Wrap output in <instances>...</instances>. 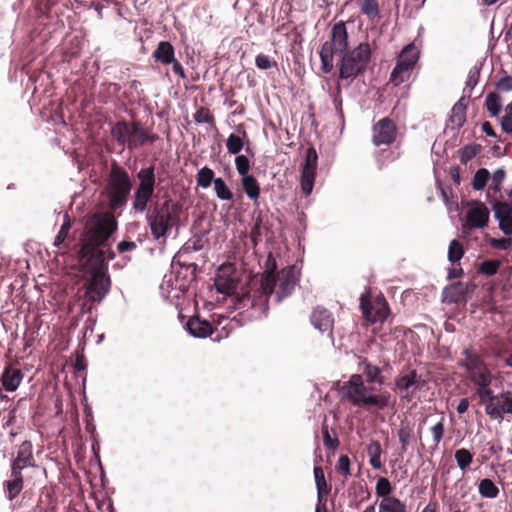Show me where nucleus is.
<instances>
[{
	"label": "nucleus",
	"instance_id": "obj_1",
	"mask_svg": "<svg viewBox=\"0 0 512 512\" xmlns=\"http://www.w3.org/2000/svg\"><path fill=\"white\" fill-rule=\"evenodd\" d=\"M336 63L338 79L347 81V86L364 76L373 61V51L368 41L360 42L354 48L338 54Z\"/></svg>",
	"mask_w": 512,
	"mask_h": 512
},
{
	"label": "nucleus",
	"instance_id": "obj_2",
	"mask_svg": "<svg viewBox=\"0 0 512 512\" xmlns=\"http://www.w3.org/2000/svg\"><path fill=\"white\" fill-rule=\"evenodd\" d=\"M110 134L116 143L123 149L134 152L139 148L154 144L159 136L148 130L144 124L138 120H120L113 123L110 127Z\"/></svg>",
	"mask_w": 512,
	"mask_h": 512
},
{
	"label": "nucleus",
	"instance_id": "obj_3",
	"mask_svg": "<svg viewBox=\"0 0 512 512\" xmlns=\"http://www.w3.org/2000/svg\"><path fill=\"white\" fill-rule=\"evenodd\" d=\"M106 181L110 209L123 211L132 191V178L129 172L116 159L112 158Z\"/></svg>",
	"mask_w": 512,
	"mask_h": 512
},
{
	"label": "nucleus",
	"instance_id": "obj_4",
	"mask_svg": "<svg viewBox=\"0 0 512 512\" xmlns=\"http://www.w3.org/2000/svg\"><path fill=\"white\" fill-rule=\"evenodd\" d=\"M349 21L340 20L331 25L329 38L319 50L320 69L324 74H329L334 67V56L350 50L349 33L347 24Z\"/></svg>",
	"mask_w": 512,
	"mask_h": 512
},
{
	"label": "nucleus",
	"instance_id": "obj_5",
	"mask_svg": "<svg viewBox=\"0 0 512 512\" xmlns=\"http://www.w3.org/2000/svg\"><path fill=\"white\" fill-rule=\"evenodd\" d=\"M156 165L154 163L148 166H142L136 173L138 181L137 187L134 189L132 208L143 213L147 210L148 204L154 196L157 187Z\"/></svg>",
	"mask_w": 512,
	"mask_h": 512
},
{
	"label": "nucleus",
	"instance_id": "obj_6",
	"mask_svg": "<svg viewBox=\"0 0 512 512\" xmlns=\"http://www.w3.org/2000/svg\"><path fill=\"white\" fill-rule=\"evenodd\" d=\"M353 406L365 410L384 411L389 408L394 409L396 399L387 390L376 393L374 387H369L353 401Z\"/></svg>",
	"mask_w": 512,
	"mask_h": 512
},
{
	"label": "nucleus",
	"instance_id": "obj_7",
	"mask_svg": "<svg viewBox=\"0 0 512 512\" xmlns=\"http://www.w3.org/2000/svg\"><path fill=\"white\" fill-rule=\"evenodd\" d=\"M359 308L363 318L371 324L384 323L390 314L387 300L382 297L381 300L373 303L367 291L362 293L359 298Z\"/></svg>",
	"mask_w": 512,
	"mask_h": 512
},
{
	"label": "nucleus",
	"instance_id": "obj_8",
	"mask_svg": "<svg viewBox=\"0 0 512 512\" xmlns=\"http://www.w3.org/2000/svg\"><path fill=\"white\" fill-rule=\"evenodd\" d=\"M301 275V268L297 264L287 265L280 269L277 275L279 284L275 294L276 304H280L293 294L295 287L301 280Z\"/></svg>",
	"mask_w": 512,
	"mask_h": 512
},
{
	"label": "nucleus",
	"instance_id": "obj_9",
	"mask_svg": "<svg viewBox=\"0 0 512 512\" xmlns=\"http://www.w3.org/2000/svg\"><path fill=\"white\" fill-rule=\"evenodd\" d=\"M112 280L110 274L92 273L89 282L84 290V297L87 301L101 304L110 293Z\"/></svg>",
	"mask_w": 512,
	"mask_h": 512
},
{
	"label": "nucleus",
	"instance_id": "obj_10",
	"mask_svg": "<svg viewBox=\"0 0 512 512\" xmlns=\"http://www.w3.org/2000/svg\"><path fill=\"white\" fill-rule=\"evenodd\" d=\"M476 285L472 281H455L443 288L441 302L446 304L466 303L473 297Z\"/></svg>",
	"mask_w": 512,
	"mask_h": 512
},
{
	"label": "nucleus",
	"instance_id": "obj_11",
	"mask_svg": "<svg viewBox=\"0 0 512 512\" xmlns=\"http://www.w3.org/2000/svg\"><path fill=\"white\" fill-rule=\"evenodd\" d=\"M469 209L465 215L463 227L469 230L484 229L490 222V210L480 200H469L466 202Z\"/></svg>",
	"mask_w": 512,
	"mask_h": 512
},
{
	"label": "nucleus",
	"instance_id": "obj_12",
	"mask_svg": "<svg viewBox=\"0 0 512 512\" xmlns=\"http://www.w3.org/2000/svg\"><path fill=\"white\" fill-rule=\"evenodd\" d=\"M178 318L183 324V329L194 338L204 339L211 337L214 333V327L210 321L202 318L197 309L186 321L185 316L182 313L178 314Z\"/></svg>",
	"mask_w": 512,
	"mask_h": 512
},
{
	"label": "nucleus",
	"instance_id": "obj_13",
	"mask_svg": "<svg viewBox=\"0 0 512 512\" xmlns=\"http://www.w3.org/2000/svg\"><path fill=\"white\" fill-rule=\"evenodd\" d=\"M146 220L155 240L168 238L172 231L171 215L166 211H154L146 215Z\"/></svg>",
	"mask_w": 512,
	"mask_h": 512
},
{
	"label": "nucleus",
	"instance_id": "obj_14",
	"mask_svg": "<svg viewBox=\"0 0 512 512\" xmlns=\"http://www.w3.org/2000/svg\"><path fill=\"white\" fill-rule=\"evenodd\" d=\"M397 136V126L389 117H383L373 124L372 141L375 146L391 145Z\"/></svg>",
	"mask_w": 512,
	"mask_h": 512
},
{
	"label": "nucleus",
	"instance_id": "obj_15",
	"mask_svg": "<svg viewBox=\"0 0 512 512\" xmlns=\"http://www.w3.org/2000/svg\"><path fill=\"white\" fill-rule=\"evenodd\" d=\"M497 396L487 403L485 413L493 420L502 421L506 414L512 415V392L503 390Z\"/></svg>",
	"mask_w": 512,
	"mask_h": 512
},
{
	"label": "nucleus",
	"instance_id": "obj_16",
	"mask_svg": "<svg viewBox=\"0 0 512 512\" xmlns=\"http://www.w3.org/2000/svg\"><path fill=\"white\" fill-rule=\"evenodd\" d=\"M369 387L365 384L362 374H352L348 381L344 382L339 389V394L343 400L353 405V401L360 397Z\"/></svg>",
	"mask_w": 512,
	"mask_h": 512
},
{
	"label": "nucleus",
	"instance_id": "obj_17",
	"mask_svg": "<svg viewBox=\"0 0 512 512\" xmlns=\"http://www.w3.org/2000/svg\"><path fill=\"white\" fill-rule=\"evenodd\" d=\"M468 102L466 94H462L450 110L443 133H446L449 128L452 130H458L464 126L466 122Z\"/></svg>",
	"mask_w": 512,
	"mask_h": 512
},
{
	"label": "nucleus",
	"instance_id": "obj_18",
	"mask_svg": "<svg viewBox=\"0 0 512 512\" xmlns=\"http://www.w3.org/2000/svg\"><path fill=\"white\" fill-rule=\"evenodd\" d=\"M395 388L401 392L400 398L407 402L413 399V394L409 390L414 387L421 388L422 381L416 370H411L407 374H401L395 378Z\"/></svg>",
	"mask_w": 512,
	"mask_h": 512
},
{
	"label": "nucleus",
	"instance_id": "obj_19",
	"mask_svg": "<svg viewBox=\"0 0 512 512\" xmlns=\"http://www.w3.org/2000/svg\"><path fill=\"white\" fill-rule=\"evenodd\" d=\"M359 366L362 368V375L365 380V384L368 387H374L378 385L383 387L386 385V378L383 375V369L372 362L368 361L367 358H360Z\"/></svg>",
	"mask_w": 512,
	"mask_h": 512
},
{
	"label": "nucleus",
	"instance_id": "obj_20",
	"mask_svg": "<svg viewBox=\"0 0 512 512\" xmlns=\"http://www.w3.org/2000/svg\"><path fill=\"white\" fill-rule=\"evenodd\" d=\"M24 375L20 370L12 369L10 367L4 368L0 375V382L2 388H0L1 400L9 401V397L3 394V390L7 392H14L18 389Z\"/></svg>",
	"mask_w": 512,
	"mask_h": 512
},
{
	"label": "nucleus",
	"instance_id": "obj_21",
	"mask_svg": "<svg viewBox=\"0 0 512 512\" xmlns=\"http://www.w3.org/2000/svg\"><path fill=\"white\" fill-rule=\"evenodd\" d=\"M249 136L246 131L244 124L240 123L235 126V131L230 133L225 141L227 152L230 155H237L241 153L246 142H248Z\"/></svg>",
	"mask_w": 512,
	"mask_h": 512
},
{
	"label": "nucleus",
	"instance_id": "obj_22",
	"mask_svg": "<svg viewBox=\"0 0 512 512\" xmlns=\"http://www.w3.org/2000/svg\"><path fill=\"white\" fill-rule=\"evenodd\" d=\"M310 322L314 328L319 330L321 333L329 332V336L333 340L332 327L334 320L331 317L329 310L323 307H317L313 310L310 316Z\"/></svg>",
	"mask_w": 512,
	"mask_h": 512
},
{
	"label": "nucleus",
	"instance_id": "obj_23",
	"mask_svg": "<svg viewBox=\"0 0 512 512\" xmlns=\"http://www.w3.org/2000/svg\"><path fill=\"white\" fill-rule=\"evenodd\" d=\"M240 177V187L246 197L253 202V205H259L261 187L258 179L252 174H244Z\"/></svg>",
	"mask_w": 512,
	"mask_h": 512
},
{
	"label": "nucleus",
	"instance_id": "obj_24",
	"mask_svg": "<svg viewBox=\"0 0 512 512\" xmlns=\"http://www.w3.org/2000/svg\"><path fill=\"white\" fill-rule=\"evenodd\" d=\"M419 57L420 51L417 49L414 42H410L402 48L397 56L396 62L401 63V66L406 69V71H413Z\"/></svg>",
	"mask_w": 512,
	"mask_h": 512
},
{
	"label": "nucleus",
	"instance_id": "obj_25",
	"mask_svg": "<svg viewBox=\"0 0 512 512\" xmlns=\"http://www.w3.org/2000/svg\"><path fill=\"white\" fill-rule=\"evenodd\" d=\"M33 446L30 440H25L19 446L16 458L11 462V467L19 466L22 470L27 467H34Z\"/></svg>",
	"mask_w": 512,
	"mask_h": 512
},
{
	"label": "nucleus",
	"instance_id": "obj_26",
	"mask_svg": "<svg viewBox=\"0 0 512 512\" xmlns=\"http://www.w3.org/2000/svg\"><path fill=\"white\" fill-rule=\"evenodd\" d=\"M21 471L22 467H11L13 479L4 482V486L7 490V498L10 501L14 500L23 489L24 480Z\"/></svg>",
	"mask_w": 512,
	"mask_h": 512
},
{
	"label": "nucleus",
	"instance_id": "obj_27",
	"mask_svg": "<svg viewBox=\"0 0 512 512\" xmlns=\"http://www.w3.org/2000/svg\"><path fill=\"white\" fill-rule=\"evenodd\" d=\"M175 57V48L168 40H161L152 53L154 61L162 65H168Z\"/></svg>",
	"mask_w": 512,
	"mask_h": 512
},
{
	"label": "nucleus",
	"instance_id": "obj_28",
	"mask_svg": "<svg viewBox=\"0 0 512 512\" xmlns=\"http://www.w3.org/2000/svg\"><path fill=\"white\" fill-rule=\"evenodd\" d=\"M485 62H486V57L482 58L481 60H478L475 63V65L468 72L467 79L465 82V87L463 89V94L468 92V94L466 95L468 101L471 100V92L474 90V88L477 86V84L480 80L481 71L484 67Z\"/></svg>",
	"mask_w": 512,
	"mask_h": 512
},
{
	"label": "nucleus",
	"instance_id": "obj_29",
	"mask_svg": "<svg viewBox=\"0 0 512 512\" xmlns=\"http://www.w3.org/2000/svg\"><path fill=\"white\" fill-rule=\"evenodd\" d=\"M435 188L449 211L459 210L458 202L453 200V190L450 185H445L443 181L436 176Z\"/></svg>",
	"mask_w": 512,
	"mask_h": 512
},
{
	"label": "nucleus",
	"instance_id": "obj_30",
	"mask_svg": "<svg viewBox=\"0 0 512 512\" xmlns=\"http://www.w3.org/2000/svg\"><path fill=\"white\" fill-rule=\"evenodd\" d=\"M484 107L486 108L491 118L498 117L503 109L501 95L496 91L488 92L486 95Z\"/></svg>",
	"mask_w": 512,
	"mask_h": 512
},
{
	"label": "nucleus",
	"instance_id": "obj_31",
	"mask_svg": "<svg viewBox=\"0 0 512 512\" xmlns=\"http://www.w3.org/2000/svg\"><path fill=\"white\" fill-rule=\"evenodd\" d=\"M216 179L217 177L215 176L214 170L207 165L203 166L197 171L196 183L197 186L202 189L210 188L212 184H215Z\"/></svg>",
	"mask_w": 512,
	"mask_h": 512
},
{
	"label": "nucleus",
	"instance_id": "obj_32",
	"mask_svg": "<svg viewBox=\"0 0 512 512\" xmlns=\"http://www.w3.org/2000/svg\"><path fill=\"white\" fill-rule=\"evenodd\" d=\"M378 512H408L407 505L396 496L380 500Z\"/></svg>",
	"mask_w": 512,
	"mask_h": 512
},
{
	"label": "nucleus",
	"instance_id": "obj_33",
	"mask_svg": "<svg viewBox=\"0 0 512 512\" xmlns=\"http://www.w3.org/2000/svg\"><path fill=\"white\" fill-rule=\"evenodd\" d=\"M361 13L371 21L380 17L378 0H355Z\"/></svg>",
	"mask_w": 512,
	"mask_h": 512
},
{
	"label": "nucleus",
	"instance_id": "obj_34",
	"mask_svg": "<svg viewBox=\"0 0 512 512\" xmlns=\"http://www.w3.org/2000/svg\"><path fill=\"white\" fill-rule=\"evenodd\" d=\"M482 146L478 143L472 142L464 145L458 150L459 161L462 165H467L474 159L482 150Z\"/></svg>",
	"mask_w": 512,
	"mask_h": 512
},
{
	"label": "nucleus",
	"instance_id": "obj_35",
	"mask_svg": "<svg viewBox=\"0 0 512 512\" xmlns=\"http://www.w3.org/2000/svg\"><path fill=\"white\" fill-rule=\"evenodd\" d=\"M478 492L481 497L486 499H495L499 495V488L490 478H483L478 482Z\"/></svg>",
	"mask_w": 512,
	"mask_h": 512
},
{
	"label": "nucleus",
	"instance_id": "obj_36",
	"mask_svg": "<svg viewBox=\"0 0 512 512\" xmlns=\"http://www.w3.org/2000/svg\"><path fill=\"white\" fill-rule=\"evenodd\" d=\"M318 167V153L316 148L311 145L306 148L304 159L300 164V170H306L309 172H317Z\"/></svg>",
	"mask_w": 512,
	"mask_h": 512
},
{
	"label": "nucleus",
	"instance_id": "obj_37",
	"mask_svg": "<svg viewBox=\"0 0 512 512\" xmlns=\"http://www.w3.org/2000/svg\"><path fill=\"white\" fill-rule=\"evenodd\" d=\"M394 486L387 477L378 476L375 486V495L377 499L384 500L392 497Z\"/></svg>",
	"mask_w": 512,
	"mask_h": 512
},
{
	"label": "nucleus",
	"instance_id": "obj_38",
	"mask_svg": "<svg viewBox=\"0 0 512 512\" xmlns=\"http://www.w3.org/2000/svg\"><path fill=\"white\" fill-rule=\"evenodd\" d=\"M465 253V249L461 242L458 239H453L450 241L448 246L447 258L450 264L457 265L460 264V261Z\"/></svg>",
	"mask_w": 512,
	"mask_h": 512
},
{
	"label": "nucleus",
	"instance_id": "obj_39",
	"mask_svg": "<svg viewBox=\"0 0 512 512\" xmlns=\"http://www.w3.org/2000/svg\"><path fill=\"white\" fill-rule=\"evenodd\" d=\"M317 172H309L306 170H300V188L301 192L305 197L312 194Z\"/></svg>",
	"mask_w": 512,
	"mask_h": 512
},
{
	"label": "nucleus",
	"instance_id": "obj_40",
	"mask_svg": "<svg viewBox=\"0 0 512 512\" xmlns=\"http://www.w3.org/2000/svg\"><path fill=\"white\" fill-rule=\"evenodd\" d=\"M214 192L216 197L221 201L230 202L234 200V194L232 190L229 188L225 179L222 177H217L214 184Z\"/></svg>",
	"mask_w": 512,
	"mask_h": 512
},
{
	"label": "nucleus",
	"instance_id": "obj_41",
	"mask_svg": "<svg viewBox=\"0 0 512 512\" xmlns=\"http://www.w3.org/2000/svg\"><path fill=\"white\" fill-rule=\"evenodd\" d=\"M454 457L458 468L462 472H466L470 469L473 462V453H471L470 450L466 448H459L455 451Z\"/></svg>",
	"mask_w": 512,
	"mask_h": 512
},
{
	"label": "nucleus",
	"instance_id": "obj_42",
	"mask_svg": "<svg viewBox=\"0 0 512 512\" xmlns=\"http://www.w3.org/2000/svg\"><path fill=\"white\" fill-rule=\"evenodd\" d=\"M248 307L256 310L259 308L257 318L267 317L269 312V299L267 296L259 295L248 299Z\"/></svg>",
	"mask_w": 512,
	"mask_h": 512
},
{
	"label": "nucleus",
	"instance_id": "obj_43",
	"mask_svg": "<svg viewBox=\"0 0 512 512\" xmlns=\"http://www.w3.org/2000/svg\"><path fill=\"white\" fill-rule=\"evenodd\" d=\"M71 227H72V220H71L69 214L66 212L63 215V221L60 226V229L58 230L56 236L54 237V240H53L54 247L59 248L64 244L65 239H66Z\"/></svg>",
	"mask_w": 512,
	"mask_h": 512
},
{
	"label": "nucleus",
	"instance_id": "obj_44",
	"mask_svg": "<svg viewBox=\"0 0 512 512\" xmlns=\"http://www.w3.org/2000/svg\"><path fill=\"white\" fill-rule=\"evenodd\" d=\"M500 265L499 260L488 258L478 264L477 271L486 277H493L498 273Z\"/></svg>",
	"mask_w": 512,
	"mask_h": 512
},
{
	"label": "nucleus",
	"instance_id": "obj_45",
	"mask_svg": "<svg viewBox=\"0 0 512 512\" xmlns=\"http://www.w3.org/2000/svg\"><path fill=\"white\" fill-rule=\"evenodd\" d=\"M490 180V172L487 168L481 167L476 170L472 178V188L475 191H483Z\"/></svg>",
	"mask_w": 512,
	"mask_h": 512
},
{
	"label": "nucleus",
	"instance_id": "obj_46",
	"mask_svg": "<svg viewBox=\"0 0 512 512\" xmlns=\"http://www.w3.org/2000/svg\"><path fill=\"white\" fill-rule=\"evenodd\" d=\"M494 219L512 216V204L507 201H490Z\"/></svg>",
	"mask_w": 512,
	"mask_h": 512
},
{
	"label": "nucleus",
	"instance_id": "obj_47",
	"mask_svg": "<svg viewBox=\"0 0 512 512\" xmlns=\"http://www.w3.org/2000/svg\"><path fill=\"white\" fill-rule=\"evenodd\" d=\"M321 431L323 446L328 450H336L340 445V441L336 435L332 436L330 434L329 425L326 419L322 423Z\"/></svg>",
	"mask_w": 512,
	"mask_h": 512
},
{
	"label": "nucleus",
	"instance_id": "obj_48",
	"mask_svg": "<svg viewBox=\"0 0 512 512\" xmlns=\"http://www.w3.org/2000/svg\"><path fill=\"white\" fill-rule=\"evenodd\" d=\"M475 391L478 397L480 398V404L486 407L489 401H494L497 399V395L494 393L492 388L487 383H479L475 386Z\"/></svg>",
	"mask_w": 512,
	"mask_h": 512
},
{
	"label": "nucleus",
	"instance_id": "obj_49",
	"mask_svg": "<svg viewBox=\"0 0 512 512\" xmlns=\"http://www.w3.org/2000/svg\"><path fill=\"white\" fill-rule=\"evenodd\" d=\"M329 95L332 99V103H333V106L335 109L336 116L338 117V119L340 121V128L342 131L345 127V116H344V111H343V100H342V96H341V88L338 87L336 92L330 93Z\"/></svg>",
	"mask_w": 512,
	"mask_h": 512
},
{
	"label": "nucleus",
	"instance_id": "obj_50",
	"mask_svg": "<svg viewBox=\"0 0 512 512\" xmlns=\"http://www.w3.org/2000/svg\"><path fill=\"white\" fill-rule=\"evenodd\" d=\"M484 241L493 249L507 251L511 246L512 238L508 236L493 238L490 234L486 233L484 235Z\"/></svg>",
	"mask_w": 512,
	"mask_h": 512
},
{
	"label": "nucleus",
	"instance_id": "obj_51",
	"mask_svg": "<svg viewBox=\"0 0 512 512\" xmlns=\"http://www.w3.org/2000/svg\"><path fill=\"white\" fill-rule=\"evenodd\" d=\"M233 284L232 278L226 274L216 273L214 278V287L218 294L225 295L231 289Z\"/></svg>",
	"mask_w": 512,
	"mask_h": 512
},
{
	"label": "nucleus",
	"instance_id": "obj_52",
	"mask_svg": "<svg viewBox=\"0 0 512 512\" xmlns=\"http://www.w3.org/2000/svg\"><path fill=\"white\" fill-rule=\"evenodd\" d=\"M234 156V164L238 175L242 176L244 174H249L253 165V162L250 160V157L242 153H239Z\"/></svg>",
	"mask_w": 512,
	"mask_h": 512
},
{
	"label": "nucleus",
	"instance_id": "obj_53",
	"mask_svg": "<svg viewBox=\"0 0 512 512\" xmlns=\"http://www.w3.org/2000/svg\"><path fill=\"white\" fill-rule=\"evenodd\" d=\"M412 71H406L401 66V63L395 64L393 67L391 73H390V82L393 83L395 86H398L406 81V79L410 76Z\"/></svg>",
	"mask_w": 512,
	"mask_h": 512
},
{
	"label": "nucleus",
	"instance_id": "obj_54",
	"mask_svg": "<svg viewBox=\"0 0 512 512\" xmlns=\"http://www.w3.org/2000/svg\"><path fill=\"white\" fill-rule=\"evenodd\" d=\"M506 178V170L504 167L497 168L492 174H490L491 185L490 189L498 193L502 189V184Z\"/></svg>",
	"mask_w": 512,
	"mask_h": 512
},
{
	"label": "nucleus",
	"instance_id": "obj_55",
	"mask_svg": "<svg viewBox=\"0 0 512 512\" xmlns=\"http://www.w3.org/2000/svg\"><path fill=\"white\" fill-rule=\"evenodd\" d=\"M91 441V452H92V455H93V458H97V465L99 467V470H100V473H101V482H102V485L105 486L106 482H107V478H106V473H105V469H104V466L101 462V458H100V438L99 439H93V440H90Z\"/></svg>",
	"mask_w": 512,
	"mask_h": 512
},
{
	"label": "nucleus",
	"instance_id": "obj_56",
	"mask_svg": "<svg viewBox=\"0 0 512 512\" xmlns=\"http://www.w3.org/2000/svg\"><path fill=\"white\" fill-rule=\"evenodd\" d=\"M103 250H99L91 255L90 260L96 265V270L94 273H106L109 274L108 271V263L105 259Z\"/></svg>",
	"mask_w": 512,
	"mask_h": 512
},
{
	"label": "nucleus",
	"instance_id": "obj_57",
	"mask_svg": "<svg viewBox=\"0 0 512 512\" xmlns=\"http://www.w3.org/2000/svg\"><path fill=\"white\" fill-rule=\"evenodd\" d=\"M255 65L259 70H268L271 68H277L278 63L274 59H272L270 56L259 53L255 57Z\"/></svg>",
	"mask_w": 512,
	"mask_h": 512
},
{
	"label": "nucleus",
	"instance_id": "obj_58",
	"mask_svg": "<svg viewBox=\"0 0 512 512\" xmlns=\"http://www.w3.org/2000/svg\"><path fill=\"white\" fill-rule=\"evenodd\" d=\"M503 75L494 83V91H512V75L502 69Z\"/></svg>",
	"mask_w": 512,
	"mask_h": 512
},
{
	"label": "nucleus",
	"instance_id": "obj_59",
	"mask_svg": "<svg viewBox=\"0 0 512 512\" xmlns=\"http://www.w3.org/2000/svg\"><path fill=\"white\" fill-rule=\"evenodd\" d=\"M141 82L139 80H132L129 82V90L122 92V97L128 101L135 100L136 97H139L143 93V89H141Z\"/></svg>",
	"mask_w": 512,
	"mask_h": 512
},
{
	"label": "nucleus",
	"instance_id": "obj_60",
	"mask_svg": "<svg viewBox=\"0 0 512 512\" xmlns=\"http://www.w3.org/2000/svg\"><path fill=\"white\" fill-rule=\"evenodd\" d=\"M193 119L197 124H214L215 118L206 107H200L193 114Z\"/></svg>",
	"mask_w": 512,
	"mask_h": 512
},
{
	"label": "nucleus",
	"instance_id": "obj_61",
	"mask_svg": "<svg viewBox=\"0 0 512 512\" xmlns=\"http://www.w3.org/2000/svg\"><path fill=\"white\" fill-rule=\"evenodd\" d=\"M411 433H412V431H411L409 424H407L405 426L402 425L399 428L397 435H398L399 442L402 445L399 455H402L404 452H406V446L409 445V443H410Z\"/></svg>",
	"mask_w": 512,
	"mask_h": 512
},
{
	"label": "nucleus",
	"instance_id": "obj_62",
	"mask_svg": "<svg viewBox=\"0 0 512 512\" xmlns=\"http://www.w3.org/2000/svg\"><path fill=\"white\" fill-rule=\"evenodd\" d=\"M337 471L343 477L351 476V460L345 455L341 454L337 461Z\"/></svg>",
	"mask_w": 512,
	"mask_h": 512
},
{
	"label": "nucleus",
	"instance_id": "obj_63",
	"mask_svg": "<svg viewBox=\"0 0 512 512\" xmlns=\"http://www.w3.org/2000/svg\"><path fill=\"white\" fill-rule=\"evenodd\" d=\"M74 358V362L71 365L74 369V374L76 377H82L86 374V370L88 367V363L85 356H72Z\"/></svg>",
	"mask_w": 512,
	"mask_h": 512
},
{
	"label": "nucleus",
	"instance_id": "obj_64",
	"mask_svg": "<svg viewBox=\"0 0 512 512\" xmlns=\"http://www.w3.org/2000/svg\"><path fill=\"white\" fill-rule=\"evenodd\" d=\"M498 222V228L505 236L512 237V216L495 219Z\"/></svg>",
	"mask_w": 512,
	"mask_h": 512
}]
</instances>
